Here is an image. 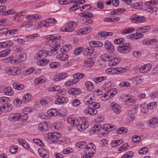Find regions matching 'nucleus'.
<instances>
[{"label":"nucleus","instance_id":"obj_1","mask_svg":"<svg viewBox=\"0 0 158 158\" xmlns=\"http://www.w3.org/2000/svg\"><path fill=\"white\" fill-rule=\"evenodd\" d=\"M130 19L133 23H139L143 22L145 20V18L143 16L135 14L131 17Z\"/></svg>","mask_w":158,"mask_h":158},{"label":"nucleus","instance_id":"obj_2","mask_svg":"<svg viewBox=\"0 0 158 158\" xmlns=\"http://www.w3.org/2000/svg\"><path fill=\"white\" fill-rule=\"evenodd\" d=\"M145 5L147 6L146 8V10L150 13L156 12L158 10L157 8L156 7H151L153 5V0L148 1L146 2Z\"/></svg>","mask_w":158,"mask_h":158},{"label":"nucleus","instance_id":"obj_3","mask_svg":"<svg viewBox=\"0 0 158 158\" xmlns=\"http://www.w3.org/2000/svg\"><path fill=\"white\" fill-rule=\"evenodd\" d=\"M104 47L106 50L109 53H112L114 51V47L113 44L108 40L105 42Z\"/></svg>","mask_w":158,"mask_h":158},{"label":"nucleus","instance_id":"obj_4","mask_svg":"<svg viewBox=\"0 0 158 158\" xmlns=\"http://www.w3.org/2000/svg\"><path fill=\"white\" fill-rule=\"evenodd\" d=\"M21 115L19 113H13L9 115L8 119L10 121L15 122L20 120Z\"/></svg>","mask_w":158,"mask_h":158},{"label":"nucleus","instance_id":"obj_5","mask_svg":"<svg viewBox=\"0 0 158 158\" xmlns=\"http://www.w3.org/2000/svg\"><path fill=\"white\" fill-rule=\"evenodd\" d=\"M12 108V105L9 103L5 104L2 105L0 107V114H1L2 111V109L5 112L10 111L11 110Z\"/></svg>","mask_w":158,"mask_h":158},{"label":"nucleus","instance_id":"obj_6","mask_svg":"<svg viewBox=\"0 0 158 158\" xmlns=\"http://www.w3.org/2000/svg\"><path fill=\"white\" fill-rule=\"evenodd\" d=\"M118 50L122 53H127L131 50V48L129 46L123 45L119 47Z\"/></svg>","mask_w":158,"mask_h":158},{"label":"nucleus","instance_id":"obj_7","mask_svg":"<svg viewBox=\"0 0 158 158\" xmlns=\"http://www.w3.org/2000/svg\"><path fill=\"white\" fill-rule=\"evenodd\" d=\"M38 152L40 156L43 158H48L49 157V154L48 151L44 148H39Z\"/></svg>","mask_w":158,"mask_h":158},{"label":"nucleus","instance_id":"obj_8","mask_svg":"<svg viewBox=\"0 0 158 158\" xmlns=\"http://www.w3.org/2000/svg\"><path fill=\"white\" fill-rule=\"evenodd\" d=\"M89 125V123L87 121L83 122L81 124L78 125L77 126V129L79 131H83L88 128Z\"/></svg>","mask_w":158,"mask_h":158},{"label":"nucleus","instance_id":"obj_9","mask_svg":"<svg viewBox=\"0 0 158 158\" xmlns=\"http://www.w3.org/2000/svg\"><path fill=\"white\" fill-rule=\"evenodd\" d=\"M49 126L47 123L43 122L39 125L38 128L40 131H45L49 129Z\"/></svg>","mask_w":158,"mask_h":158},{"label":"nucleus","instance_id":"obj_10","mask_svg":"<svg viewBox=\"0 0 158 158\" xmlns=\"http://www.w3.org/2000/svg\"><path fill=\"white\" fill-rule=\"evenodd\" d=\"M92 28L89 27H84L80 29L78 31L77 34L79 35L86 34L92 31Z\"/></svg>","mask_w":158,"mask_h":158},{"label":"nucleus","instance_id":"obj_11","mask_svg":"<svg viewBox=\"0 0 158 158\" xmlns=\"http://www.w3.org/2000/svg\"><path fill=\"white\" fill-rule=\"evenodd\" d=\"M45 22L46 24H42L41 26V27H42V26L46 27H48L49 23H52V24H56L57 23V21L54 19L49 18L45 20Z\"/></svg>","mask_w":158,"mask_h":158},{"label":"nucleus","instance_id":"obj_12","mask_svg":"<svg viewBox=\"0 0 158 158\" xmlns=\"http://www.w3.org/2000/svg\"><path fill=\"white\" fill-rule=\"evenodd\" d=\"M68 101V99L65 97H60L57 98L55 101V103L57 104H61L66 103Z\"/></svg>","mask_w":158,"mask_h":158},{"label":"nucleus","instance_id":"obj_13","mask_svg":"<svg viewBox=\"0 0 158 158\" xmlns=\"http://www.w3.org/2000/svg\"><path fill=\"white\" fill-rule=\"evenodd\" d=\"M152 65L150 64H148L141 67L140 69V72L143 73L147 72L152 68Z\"/></svg>","mask_w":158,"mask_h":158},{"label":"nucleus","instance_id":"obj_14","mask_svg":"<svg viewBox=\"0 0 158 158\" xmlns=\"http://www.w3.org/2000/svg\"><path fill=\"white\" fill-rule=\"evenodd\" d=\"M111 106L114 113L116 114H118L120 113L121 111V108L117 104L113 102L112 103Z\"/></svg>","mask_w":158,"mask_h":158},{"label":"nucleus","instance_id":"obj_15","mask_svg":"<svg viewBox=\"0 0 158 158\" xmlns=\"http://www.w3.org/2000/svg\"><path fill=\"white\" fill-rule=\"evenodd\" d=\"M89 106L90 107L85 110L84 112L90 115H93L96 114L97 113V110L94 108L91 107L90 105Z\"/></svg>","mask_w":158,"mask_h":158},{"label":"nucleus","instance_id":"obj_16","mask_svg":"<svg viewBox=\"0 0 158 158\" xmlns=\"http://www.w3.org/2000/svg\"><path fill=\"white\" fill-rule=\"evenodd\" d=\"M132 81L133 83L137 85L138 84H141L143 83V78L139 76H137L136 77L132 78Z\"/></svg>","mask_w":158,"mask_h":158},{"label":"nucleus","instance_id":"obj_17","mask_svg":"<svg viewBox=\"0 0 158 158\" xmlns=\"http://www.w3.org/2000/svg\"><path fill=\"white\" fill-rule=\"evenodd\" d=\"M89 44L92 48L94 47H100L102 46V44L100 41H91Z\"/></svg>","mask_w":158,"mask_h":158},{"label":"nucleus","instance_id":"obj_18","mask_svg":"<svg viewBox=\"0 0 158 158\" xmlns=\"http://www.w3.org/2000/svg\"><path fill=\"white\" fill-rule=\"evenodd\" d=\"M143 36V35L142 34L141 32H140L129 35L128 36V37L130 39H133L134 38L135 39H138L141 38H142Z\"/></svg>","mask_w":158,"mask_h":158},{"label":"nucleus","instance_id":"obj_19","mask_svg":"<svg viewBox=\"0 0 158 158\" xmlns=\"http://www.w3.org/2000/svg\"><path fill=\"white\" fill-rule=\"evenodd\" d=\"M67 121L68 123L73 127L77 125L79 123L78 120L77 119L69 118L68 119Z\"/></svg>","mask_w":158,"mask_h":158},{"label":"nucleus","instance_id":"obj_20","mask_svg":"<svg viewBox=\"0 0 158 158\" xmlns=\"http://www.w3.org/2000/svg\"><path fill=\"white\" fill-rule=\"evenodd\" d=\"M4 94L8 95H12L14 94V92L12 90L11 88L10 87L5 88L3 89Z\"/></svg>","mask_w":158,"mask_h":158},{"label":"nucleus","instance_id":"obj_21","mask_svg":"<svg viewBox=\"0 0 158 158\" xmlns=\"http://www.w3.org/2000/svg\"><path fill=\"white\" fill-rule=\"evenodd\" d=\"M121 59L119 58H114L113 60H111L109 63L110 66H114L118 64L120 61Z\"/></svg>","mask_w":158,"mask_h":158},{"label":"nucleus","instance_id":"obj_22","mask_svg":"<svg viewBox=\"0 0 158 158\" xmlns=\"http://www.w3.org/2000/svg\"><path fill=\"white\" fill-rule=\"evenodd\" d=\"M48 114L50 116H56L59 114V112L54 109H52L48 111Z\"/></svg>","mask_w":158,"mask_h":158},{"label":"nucleus","instance_id":"obj_23","mask_svg":"<svg viewBox=\"0 0 158 158\" xmlns=\"http://www.w3.org/2000/svg\"><path fill=\"white\" fill-rule=\"evenodd\" d=\"M13 87L15 89L18 90H21L24 88L23 85L20 84L16 82L13 83Z\"/></svg>","mask_w":158,"mask_h":158},{"label":"nucleus","instance_id":"obj_24","mask_svg":"<svg viewBox=\"0 0 158 158\" xmlns=\"http://www.w3.org/2000/svg\"><path fill=\"white\" fill-rule=\"evenodd\" d=\"M157 42V40L156 39H152L147 40H143L142 41V43L146 45H152L155 44Z\"/></svg>","mask_w":158,"mask_h":158},{"label":"nucleus","instance_id":"obj_25","mask_svg":"<svg viewBox=\"0 0 158 158\" xmlns=\"http://www.w3.org/2000/svg\"><path fill=\"white\" fill-rule=\"evenodd\" d=\"M50 62L49 60L46 59L39 60L37 63V64L40 66H44Z\"/></svg>","mask_w":158,"mask_h":158},{"label":"nucleus","instance_id":"obj_26","mask_svg":"<svg viewBox=\"0 0 158 158\" xmlns=\"http://www.w3.org/2000/svg\"><path fill=\"white\" fill-rule=\"evenodd\" d=\"M46 38L48 40H58L60 39V36H57V35L55 34V35H48L46 36Z\"/></svg>","mask_w":158,"mask_h":158},{"label":"nucleus","instance_id":"obj_27","mask_svg":"<svg viewBox=\"0 0 158 158\" xmlns=\"http://www.w3.org/2000/svg\"><path fill=\"white\" fill-rule=\"evenodd\" d=\"M57 57L62 61H65L68 59L69 56L65 54L61 53L57 55Z\"/></svg>","mask_w":158,"mask_h":158},{"label":"nucleus","instance_id":"obj_28","mask_svg":"<svg viewBox=\"0 0 158 158\" xmlns=\"http://www.w3.org/2000/svg\"><path fill=\"white\" fill-rule=\"evenodd\" d=\"M94 48H86L83 51V53L84 55H90L92 54L94 51Z\"/></svg>","mask_w":158,"mask_h":158},{"label":"nucleus","instance_id":"obj_29","mask_svg":"<svg viewBox=\"0 0 158 158\" xmlns=\"http://www.w3.org/2000/svg\"><path fill=\"white\" fill-rule=\"evenodd\" d=\"M77 25V23L73 21L68 23V30L69 31L71 32L74 31V29L73 27H76Z\"/></svg>","mask_w":158,"mask_h":158},{"label":"nucleus","instance_id":"obj_30","mask_svg":"<svg viewBox=\"0 0 158 158\" xmlns=\"http://www.w3.org/2000/svg\"><path fill=\"white\" fill-rule=\"evenodd\" d=\"M150 29V27L148 26H144L138 28L137 30L139 32L142 33H144L147 32Z\"/></svg>","mask_w":158,"mask_h":158},{"label":"nucleus","instance_id":"obj_31","mask_svg":"<svg viewBox=\"0 0 158 158\" xmlns=\"http://www.w3.org/2000/svg\"><path fill=\"white\" fill-rule=\"evenodd\" d=\"M135 29L133 28H129L127 29H123L121 33L123 35L129 34L135 31Z\"/></svg>","mask_w":158,"mask_h":158},{"label":"nucleus","instance_id":"obj_32","mask_svg":"<svg viewBox=\"0 0 158 158\" xmlns=\"http://www.w3.org/2000/svg\"><path fill=\"white\" fill-rule=\"evenodd\" d=\"M127 129L124 127L119 128L116 131V133L118 134H124L127 133Z\"/></svg>","mask_w":158,"mask_h":158},{"label":"nucleus","instance_id":"obj_33","mask_svg":"<svg viewBox=\"0 0 158 158\" xmlns=\"http://www.w3.org/2000/svg\"><path fill=\"white\" fill-rule=\"evenodd\" d=\"M21 70L18 68H13L11 69V75H15L19 74L21 73Z\"/></svg>","mask_w":158,"mask_h":158},{"label":"nucleus","instance_id":"obj_34","mask_svg":"<svg viewBox=\"0 0 158 158\" xmlns=\"http://www.w3.org/2000/svg\"><path fill=\"white\" fill-rule=\"evenodd\" d=\"M46 78L43 77H42L40 78L35 79L34 80L35 83L36 84H38L40 83H44L46 81Z\"/></svg>","mask_w":158,"mask_h":158},{"label":"nucleus","instance_id":"obj_35","mask_svg":"<svg viewBox=\"0 0 158 158\" xmlns=\"http://www.w3.org/2000/svg\"><path fill=\"white\" fill-rule=\"evenodd\" d=\"M32 97V94L27 93L25 94L22 98V100L23 102L28 101L30 99H31Z\"/></svg>","mask_w":158,"mask_h":158},{"label":"nucleus","instance_id":"obj_36","mask_svg":"<svg viewBox=\"0 0 158 158\" xmlns=\"http://www.w3.org/2000/svg\"><path fill=\"white\" fill-rule=\"evenodd\" d=\"M10 48L2 51L0 52V55L1 57H5L10 53Z\"/></svg>","mask_w":158,"mask_h":158},{"label":"nucleus","instance_id":"obj_37","mask_svg":"<svg viewBox=\"0 0 158 158\" xmlns=\"http://www.w3.org/2000/svg\"><path fill=\"white\" fill-rule=\"evenodd\" d=\"M101 128V125L100 124H97L92 127L90 130L91 132H95L99 131Z\"/></svg>","mask_w":158,"mask_h":158},{"label":"nucleus","instance_id":"obj_38","mask_svg":"<svg viewBox=\"0 0 158 158\" xmlns=\"http://www.w3.org/2000/svg\"><path fill=\"white\" fill-rule=\"evenodd\" d=\"M106 76L96 77L94 78V81L95 83H98L106 80Z\"/></svg>","mask_w":158,"mask_h":158},{"label":"nucleus","instance_id":"obj_39","mask_svg":"<svg viewBox=\"0 0 158 158\" xmlns=\"http://www.w3.org/2000/svg\"><path fill=\"white\" fill-rule=\"evenodd\" d=\"M85 64L87 67H89L94 65V62L91 59H89L84 61Z\"/></svg>","mask_w":158,"mask_h":158},{"label":"nucleus","instance_id":"obj_40","mask_svg":"<svg viewBox=\"0 0 158 158\" xmlns=\"http://www.w3.org/2000/svg\"><path fill=\"white\" fill-rule=\"evenodd\" d=\"M86 142L84 141L80 142L76 144V146L80 148H85L86 146Z\"/></svg>","mask_w":158,"mask_h":158},{"label":"nucleus","instance_id":"obj_41","mask_svg":"<svg viewBox=\"0 0 158 158\" xmlns=\"http://www.w3.org/2000/svg\"><path fill=\"white\" fill-rule=\"evenodd\" d=\"M60 137V134L57 132H55L52 135V137L50 138V139L52 141H55Z\"/></svg>","mask_w":158,"mask_h":158},{"label":"nucleus","instance_id":"obj_42","mask_svg":"<svg viewBox=\"0 0 158 158\" xmlns=\"http://www.w3.org/2000/svg\"><path fill=\"white\" fill-rule=\"evenodd\" d=\"M135 102V100L133 99L132 98H128L125 101V104L128 106L132 105Z\"/></svg>","mask_w":158,"mask_h":158},{"label":"nucleus","instance_id":"obj_43","mask_svg":"<svg viewBox=\"0 0 158 158\" xmlns=\"http://www.w3.org/2000/svg\"><path fill=\"white\" fill-rule=\"evenodd\" d=\"M118 92V90L116 89H110L107 92L108 94H110V96L115 95Z\"/></svg>","mask_w":158,"mask_h":158},{"label":"nucleus","instance_id":"obj_44","mask_svg":"<svg viewBox=\"0 0 158 158\" xmlns=\"http://www.w3.org/2000/svg\"><path fill=\"white\" fill-rule=\"evenodd\" d=\"M86 87L89 90H91L93 88L92 83L90 81H86L85 83Z\"/></svg>","mask_w":158,"mask_h":158},{"label":"nucleus","instance_id":"obj_45","mask_svg":"<svg viewBox=\"0 0 158 158\" xmlns=\"http://www.w3.org/2000/svg\"><path fill=\"white\" fill-rule=\"evenodd\" d=\"M148 150V148L147 147H143L139 151V153L140 154H142L144 153H147Z\"/></svg>","mask_w":158,"mask_h":158},{"label":"nucleus","instance_id":"obj_46","mask_svg":"<svg viewBox=\"0 0 158 158\" xmlns=\"http://www.w3.org/2000/svg\"><path fill=\"white\" fill-rule=\"evenodd\" d=\"M45 54L47 55V53L44 52V50H41L39 51V53L37 54V57L38 58L41 57L44 58L45 56Z\"/></svg>","mask_w":158,"mask_h":158},{"label":"nucleus","instance_id":"obj_47","mask_svg":"<svg viewBox=\"0 0 158 158\" xmlns=\"http://www.w3.org/2000/svg\"><path fill=\"white\" fill-rule=\"evenodd\" d=\"M70 47V46H69L68 47L67 45H65L64 46H62L60 48V51L61 52H68L69 50V48Z\"/></svg>","mask_w":158,"mask_h":158},{"label":"nucleus","instance_id":"obj_48","mask_svg":"<svg viewBox=\"0 0 158 158\" xmlns=\"http://www.w3.org/2000/svg\"><path fill=\"white\" fill-rule=\"evenodd\" d=\"M26 56H27L26 53H23L21 54V55L20 56V60L19 59H18V60H15V61H16L17 62H19L20 61H22L25 59L26 58Z\"/></svg>","mask_w":158,"mask_h":158},{"label":"nucleus","instance_id":"obj_49","mask_svg":"<svg viewBox=\"0 0 158 158\" xmlns=\"http://www.w3.org/2000/svg\"><path fill=\"white\" fill-rule=\"evenodd\" d=\"M33 141L35 143L40 146H43L44 145L42 141L40 139H33Z\"/></svg>","mask_w":158,"mask_h":158},{"label":"nucleus","instance_id":"obj_50","mask_svg":"<svg viewBox=\"0 0 158 158\" xmlns=\"http://www.w3.org/2000/svg\"><path fill=\"white\" fill-rule=\"evenodd\" d=\"M22 13L17 14L15 17V20L17 22H19L22 20Z\"/></svg>","mask_w":158,"mask_h":158},{"label":"nucleus","instance_id":"obj_51","mask_svg":"<svg viewBox=\"0 0 158 158\" xmlns=\"http://www.w3.org/2000/svg\"><path fill=\"white\" fill-rule=\"evenodd\" d=\"M60 47L59 45H56L54 47H51L50 49V50L53 53L54 52H56V53H57V51L59 49Z\"/></svg>","mask_w":158,"mask_h":158},{"label":"nucleus","instance_id":"obj_52","mask_svg":"<svg viewBox=\"0 0 158 158\" xmlns=\"http://www.w3.org/2000/svg\"><path fill=\"white\" fill-rule=\"evenodd\" d=\"M80 7V6L79 4H74L69 9V10L70 11H73L78 9Z\"/></svg>","mask_w":158,"mask_h":158},{"label":"nucleus","instance_id":"obj_53","mask_svg":"<svg viewBox=\"0 0 158 158\" xmlns=\"http://www.w3.org/2000/svg\"><path fill=\"white\" fill-rule=\"evenodd\" d=\"M158 122V119L156 118H153L149 120V123L150 125H155Z\"/></svg>","mask_w":158,"mask_h":158},{"label":"nucleus","instance_id":"obj_54","mask_svg":"<svg viewBox=\"0 0 158 158\" xmlns=\"http://www.w3.org/2000/svg\"><path fill=\"white\" fill-rule=\"evenodd\" d=\"M156 104V102H152L148 104L147 106V107L148 109H152L155 107Z\"/></svg>","mask_w":158,"mask_h":158},{"label":"nucleus","instance_id":"obj_55","mask_svg":"<svg viewBox=\"0 0 158 158\" xmlns=\"http://www.w3.org/2000/svg\"><path fill=\"white\" fill-rule=\"evenodd\" d=\"M18 30H14L11 29L10 30H8L7 34H9L10 35H14L16 34L18 32Z\"/></svg>","mask_w":158,"mask_h":158},{"label":"nucleus","instance_id":"obj_56","mask_svg":"<svg viewBox=\"0 0 158 158\" xmlns=\"http://www.w3.org/2000/svg\"><path fill=\"white\" fill-rule=\"evenodd\" d=\"M141 138L140 136L137 135L133 136L132 137V140L134 142L137 143L140 141Z\"/></svg>","mask_w":158,"mask_h":158},{"label":"nucleus","instance_id":"obj_57","mask_svg":"<svg viewBox=\"0 0 158 158\" xmlns=\"http://www.w3.org/2000/svg\"><path fill=\"white\" fill-rule=\"evenodd\" d=\"M50 66L52 68H56L60 67V64L56 62H53L50 64Z\"/></svg>","mask_w":158,"mask_h":158},{"label":"nucleus","instance_id":"obj_58","mask_svg":"<svg viewBox=\"0 0 158 158\" xmlns=\"http://www.w3.org/2000/svg\"><path fill=\"white\" fill-rule=\"evenodd\" d=\"M83 49L84 48L82 47L76 48L74 51L75 54L76 55L80 54L82 52Z\"/></svg>","mask_w":158,"mask_h":158},{"label":"nucleus","instance_id":"obj_59","mask_svg":"<svg viewBox=\"0 0 158 158\" xmlns=\"http://www.w3.org/2000/svg\"><path fill=\"white\" fill-rule=\"evenodd\" d=\"M140 108L141 111L142 113H146L148 112V109H147V106L146 105H142L141 106Z\"/></svg>","mask_w":158,"mask_h":158},{"label":"nucleus","instance_id":"obj_60","mask_svg":"<svg viewBox=\"0 0 158 158\" xmlns=\"http://www.w3.org/2000/svg\"><path fill=\"white\" fill-rule=\"evenodd\" d=\"M18 150L17 147L15 146H12L10 147V152L12 154H15L17 152Z\"/></svg>","mask_w":158,"mask_h":158},{"label":"nucleus","instance_id":"obj_61","mask_svg":"<svg viewBox=\"0 0 158 158\" xmlns=\"http://www.w3.org/2000/svg\"><path fill=\"white\" fill-rule=\"evenodd\" d=\"M73 150L69 148H68L64 149L63 151V153L64 154H67L72 152Z\"/></svg>","mask_w":158,"mask_h":158},{"label":"nucleus","instance_id":"obj_62","mask_svg":"<svg viewBox=\"0 0 158 158\" xmlns=\"http://www.w3.org/2000/svg\"><path fill=\"white\" fill-rule=\"evenodd\" d=\"M78 81V80H77L75 81V80H73L72 81V82L70 81H68L65 82V85L67 86H70L73 85V84L76 83Z\"/></svg>","mask_w":158,"mask_h":158},{"label":"nucleus","instance_id":"obj_63","mask_svg":"<svg viewBox=\"0 0 158 158\" xmlns=\"http://www.w3.org/2000/svg\"><path fill=\"white\" fill-rule=\"evenodd\" d=\"M91 105H92V107H94V109L98 108L100 107V104L99 103L97 102H92L91 103Z\"/></svg>","mask_w":158,"mask_h":158},{"label":"nucleus","instance_id":"obj_64","mask_svg":"<svg viewBox=\"0 0 158 158\" xmlns=\"http://www.w3.org/2000/svg\"><path fill=\"white\" fill-rule=\"evenodd\" d=\"M124 41V39L123 38L115 39L114 41V43L116 44H119L122 43Z\"/></svg>","mask_w":158,"mask_h":158}]
</instances>
